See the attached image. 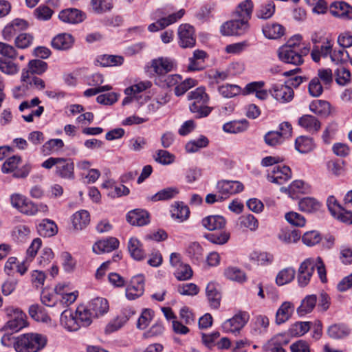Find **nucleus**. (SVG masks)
Here are the masks:
<instances>
[{"label":"nucleus","instance_id":"1","mask_svg":"<svg viewBox=\"0 0 352 352\" xmlns=\"http://www.w3.org/2000/svg\"><path fill=\"white\" fill-rule=\"evenodd\" d=\"M46 336L37 333H28L16 337V352H38L47 344Z\"/></svg>","mask_w":352,"mask_h":352},{"label":"nucleus","instance_id":"2","mask_svg":"<svg viewBox=\"0 0 352 352\" xmlns=\"http://www.w3.org/2000/svg\"><path fill=\"white\" fill-rule=\"evenodd\" d=\"M41 166L45 169L55 167V175L63 179L73 180L75 178L74 163L70 158L51 157L45 160Z\"/></svg>","mask_w":352,"mask_h":352},{"label":"nucleus","instance_id":"3","mask_svg":"<svg viewBox=\"0 0 352 352\" xmlns=\"http://www.w3.org/2000/svg\"><path fill=\"white\" fill-rule=\"evenodd\" d=\"M21 161V157L19 155H13L8 158L2 165V172L3 173H12V176L14 178H25L31 170V166L30 164H25L19 168Z\"/></svg>","mask_w":352,"mask_h":352},{"label":"nucleus","instance_id":"4","mask_svg":"<svg viewBox=\"0 0 352 352\" xmlns=\"http://www.w3.org/2000/svg\"><path fill=\"white\" fill-rule=\"evenodd\" d=\"M6 314L10 318L4 326L6 329L18 332L28 325L26 320L27 316L21 310L17 308L9 307L6 309Z\"/></svg>","mask_w":352,"mask_h":352},{"label":"nucleus","instance_id":"5","mask_svg":"<svg viewBox=\"0 0 352 352\" xmlns=\"http://www.w3.org/2000/svg\"><path fill=\"white\" fill-rule=\"evenodd\" d=\"M10 203L13 208L24 214L33 216L38 212L37 205L23 195L12 194L10 196Z\"/></svg>","mask_w":352,"mask_h":352},{"label":"nucleus","instance_id":"6","mask_svg":"<svg viewBox=\"0 0 352 352\" xmlns=\"http://www.w3.org/2000/svg\"><path fill=\"white\" fill-rule=\"evenodd\" d=\"M234 19L225 23L221 28L223 35H241L248 29V21L234 16Z\"/></svg>","mask_w":352,"mask_h":352},{"label":"nucleus","instance_id":"7","mask_svg":"<svg viewBox=\"0 0 352 352\" xmlns=\"http://www.w3.org/2000/svg\"><path fill=\"white\" fill-rule=\"evenodd\" d=\"M249 320V314L245 311H240L232 318L226 320L222 329L226 333H239Z\"/></svg>","mask_w":352,"mask_h":352},{"label":"nucleus","instance_id":"8","mask_svg":"<svg viewBox=\"0 0 352 352\" xmlns=\"http://www.w3.org/2000/svg\"><path fill=\"white\" fill-rule=\"evenodd\" d=\"M179 45L182 48H192L195 45L194 28L189 24H182L178 28Z\"/></svg>","mask_w":352,"mask_h":352},{"label":"nucleus","instance_id":"9","mask_svg":"<svg viewBox=\"0 0 352 352\" xmlns=\"http://www.w3.org/2000/svg\"><path fill=\"white\" fill-rule=\"evenodd\" d=\"M244 186L242 183L238 181L223 180L217 184V189L219 193L225 197V199L231 195L239 193L243 190Z\"/></svg>","mask_w":352,"mask_h":352},{"label":"nucleus","instance_id":"10","mask_svg":"<svg viewBox=\"0 0 352 352\" xmlns=\"http://www.w3.org/2000/svg\"><path fill=\"white\" fill-rule=\"evenodd\" d=\"M315 261L313 258H307L300 264L298 281L301 287H305L309 283L315 270Z\"/></svg>","mask_w":352,"mask_h":352},{"label":"nucleus","instance_id":"11","mask_svg":"<svg viewBox=\"0 0 352 352\" xmlns=\"http://www.w3.org/2000/svg\"><path fill=\"white\" fill-rule=\"evenodd\" d=\"M271 95L280 102H290L294 95V92L292 87L287 85H273L270 89Z\"/></svg>","mask_w":352,"mask_h":352},{"label":"nucleus","instance_id":"12","mask_svg":"<svg viewBox=\"0 0 352 352\" xmlns=\"http://www.w3.org/2000/svg\"><path fill=\"white\" fill-rule=\"evenodd\" d=\"M184 10L182 9L177 12L168 15L167 17H162L156 22L150 24L148 27V30L152 32L163 30L180 19L184 16Z\"/></svg>","mask_w":352,"mask_h":352},{"label":"nucleus","instance_id":"13","mask_svg":"<svg viewBox=\"0 0 352 352\" xmlns=\"http://www.w3.org/2000/svg\"><path fill=\"white\" fill-rule=\"evenodd\" d=\"M278 57L285 63L300 65L303 63V58L296 50H291L288 46H282L278 50Z\"/></svg>","mask_w":352,"mask_h":352},{"label":"nucleus","instance_id":"14","mask_svg":"<svg viewBox=\"0 0 352 352\" xmlns=\"http://www.w3.org/2000/svg\"><path fill=\"white\" fill-rule=\"evenodd\" d=\"M330 13L336 16L345 20L352 19V6L344 1H336L329 6Z\"/></svg>","mask_w":352,"mask_h":352},{"label":"nucleus","instance_id":"15","mask_svg":"<svg viewBox=\"0 0 352 352\" xmlns=\"http://www.w3.org/2000/svg\"><path fill=\"white\" fill-rule=\"evenodd\" d=\"M292 177V170L287 166H276L272 174L267 175L268 181L277 184H283Z\"/></svg>","mask_w":352,"mask_h":352},{"label":"nucleus","instance_id":"16","mask_svg":"<svg viewBox=\"0 0 352 352\" xmlns=\"http://www.w3.org/2000/svg\"><path fill=\"white\" fill-rule=\"evenodd\" d=\"M59 19L68 23H79L86 18V14L77 8H67L60 12Z\"/></svg>","mask_w":352,"mask_h":352},{"label":"nucleus","instance_id":"17","mask_svg":"<svg viewBox=\"0 0 352 352\" xmlns=\"http://www.w3.org/2000/svg\"><path fill=\"white\" fill-rule=\"evenodd\" d=\"M280 191L288 193L292 199H296L298 197L299 194L309 192V186L302 180H295L287 188L281 187Z\"/></svg>","mask_w":352,"mask_h":352},{"label":"nucleus","instance_id":"18","mask_svg":"<svg viewBox=\"0 0 352 352\" xmlns=\"http://www.w3.org/2000/svg\"><path fill=\"white\" fill-rule=\"evenodd\" d=\"M119 246V241L115 237H109L104 240H100L96 242L93 245V251L96 254H102L110 252Z\"/></svg>","mask_w":352,"mask_h":352},{"label":"nucleus","instance_id":"19","mask_svg":"<svg viewBox=\"0 0 352 352\" xmlns=\"http://www.w3.org/2000/svg\"><path fill=\"white\" fill-rule=\"evenodd\" d=\"M126 220L132 226H142L149 223V214L146 210L135 209L127 214Z\"/></svg>","mask_w":352,"mask_h":352},{"label":"nucleus","instance_id":"20","mask_svg":"<svg viewBox=\"0 0 352 352\" xmlns=\"http://www.w3.org/2000/svg\"><path fill=\"white\" fill-rule=\"evenodd\" d=\"M74 43V37L67 33L59 34L52 41V46L58 50H67L71 48Z\"/></svg>","mask_w":352,"mask_h":352},{"label":"nucleus","instance_id":"21","mask_svg":"<svg viewBox=\"0 0 352 352\" xmlns=\"http://www.w3.org/2000/svg\"><path fill=\"white\" fill-rule=\"evenodd\" d=\"M36 228L38 234L43 237H51L58 232L57 225L54 221L49 219H43L37 225Z\"/></svg>","mask_w":352,"mask_h":352},{"label":"nucleus","instance_id":"22","mask_svg":"<svg viewBox=\"0 0 352 352\" xmlns=\"http://www.w3.org/2000/svg\"><path fill=\"white\" fill-rule=\"evenodd\" d=\"M174 63L168 58H159L154 59L151 63V67L155 74L164 75L173 70Z\"/></svg>","mask_w":352,"mask_h":352},{"label":"nucleus","instance_id":"23","mask_svg":"<svg viewBox=\"0 0 352 352\" xmlns=\"http://www.w3.org/2000/svg\"><path fill=\"white\" fill-rule=\"evenodd\" d=\"M89 308L91 311L93 316L98 318L107 313L109 303L107 299L98 297L89 302Z\"/></svg>","mask_w":352,"mask_h":352},{"label":"nucleus","instance_id":"24","mask_svg":"<svg viewBox=\"0 0 352 352\" xmlns=\"http://www.w3.org/2000/svg\"><path fill=\"white\" fill-rule=\"evenodd\" d=\"M226 224V220L221 215H210L202 219L203 226L211 231L222 229Z\"/></svg>","mask_w":352,"mask_h":352},{"label":"nucleus","instance_id":"25","mask_svg":"<svg viewBox=\"0 0 352 352\" xmlns=\"http://www.w3.org/2000/svg\"><path fill=\"white\" fill-rule=\"evenodd\" d=\"M60 320L61 324L70 331H77L81 326L77 316H74L68 310L62 312Z\"/></svg>","mask_w":352,"mask_h":352},{"label":"nucleus","instance_id":"26","mask_svg":"<svg viewBox=\"0 0 352 352\" xmlns=\"http://www.w3.org/2000/svg\"><path fill=\"white\" fill-rule=\"evenodd\" d=\"M298 124L312 133L318 132L321 127L320 121L311 115H304L300 117L298 120Z\"/></svg>","mask_w":352,"mask_h":352},{"label":"nucleus","instance_id":"27","mask_svg":"<svg viewBox=\"0 0 352 352\" xmlns=\"http://www.w3.org/2000/svg\"><path fill=\"white\" fill-rule=\"evenodd\" d=\"M294 310L293 304L290 302H284L276 314V323L280 324L285 322L292 316Z\"/></svg>","mask_w":352,"mask_h":352},{"label":"nucleus","instance_id":"28","mask_svg":"<svg viewBox=\"0 0 352 352\" xmlns=\"http://www.w3.org/2000/svg\"><path fill=\"white\" fill-rule=\"evenodd\" d=\"M285 28L278 23L267 24L263 28L265 36L270 39H278L285 34Z\"/></svg>","mask_w":352,"mask_h":352},{"label":"nucleus","instance_id":"29","mask_svg":"<svg viewBox=\"0 0 352 352\" xmlns=\"http://www.w3.org/2000/svg\"><path fill=\"white\" fill-rule=\"evenodd\" d=\"M317 302V297L314 294L307 295L301 302L300 305L297 308V313L300 316H303L311 313Z\"/></svg>","mask_w":352,"mask_h":352},{"label":"nucleus","instance_id":"30","mask_svg":"<svg viewBox=\"0 0 352 352\" xmlns=\"http://www.w3.org/2000/svg\"><path fill=\"white\" fill-rule=\"evenodd\" d=\"M128 250L132 258L141 261L145 257V252L142 249V245L136 238H131L128 243Z\"/></svg>","mask_w":352,"mask_h":352},{"label":"nucleus","instance_id":"31","mask_svg":"<svg viewBox=\"0 0 352 352\" xmlns=\"http://www.w3.org/2000/svg\"><path fill=\"white\" fill-rule=\"evenodd\" d=\"M90 222L89 213L87 210L76 212L72 217V224L75 230H82Z\"/></svg>","mask_w":352,"mask_h":352},{"label":"nucleus","instance_id":"32","mask_svg":"<svg viewBox=\"0 0 352 352\" xmlns=\"http://www.w3.org/2000/svg\"><path fill=\"white\" fill-rule=\"evenodd\" d=\"M311 111L322 117H327L330 113V104L326 100H316L309 104Z\"/></svg>","mask_w":352,"mask_h":352},{"label":"nucleus","instance_id":"33","mask_svg":"<svg viewBox=\"0 0 352 352\" xmlns=\"http://www.w3.org/2000/svg\"><path fill=\"white\" fill-rule=\"evenodd\" d=\"M263 86L264 82L263 81L248 83L244 89L243 93L245 94H248L256 92V96L257 98L263 100H265L268 96V93L266 90L262 89Z\"/></svg>","mask_w":352,"mask_h":352},{"label":"nucleus","instance_id":"34","mask_svg":"<svg viewBox=\"0 0 352 352\" xmlns=\"http://www.w3.org/2000/svg\"><path fill=\"white\" fill-rule=\"evenodd\" d=\"M253 7V2L251 0H245L237 6L234 15L248 21L251 18Z\"/></svg>","mask_w":352,"mask_h":352},{"label":"nucleus","instance_id":"35","mask_svg":"<svg viewBox=\"0 0 352 352\" xmlns=\"http://www.w3.org/2000/svg\"><path fill=\"white\" fill-rule=\"evenodd\" d=\"M206 293L210 306L217 309L220 305L221 295L215 284L212 283H208L206 289Z\"/></svg>","mask_w":352,"mask_h":352},{"label":"nucleus","instance_id":"36","mask_svg":"<svg viewBox=\"0 0 352 352\" xmlns=\"http://www.w3.org/2000/svg\"><path fill=\"white\" fill-rule=\"evenodd\" d=\"M296 149L301 153H307L314 150L315 144L311 138L300 136L295 141Z\"/></svg>","mask_w":352,"mask_h":352},{"label":"nucleus","instance_id":"37","mask_svg":"<svg viewBox=\"0 0 352 352\" xmlns=\"http://www.w3.org/2000/svg\"><path fill=\"white\" fill-rule=\"evenodd\" d=\"M301 236V232L296 229H282L278 234V239L286 244L297 242Z\"/></svg>","mask_w":352,"mask_h":352},{"label":"nucleus","instance_id":"38","mask_svg":"<svg viewBox=\"0 0 352 352\" xmlns=\"http://www.w3.org/2000/svg\"><path fill=\"white\" fill-rule=\"evenodd\" d=\"M298 206L301 211L312 213L318 211L320 208V204L313 197H305L298 202Z\"/></svg>","mask_w":352,"mask_h":352},{"label":"nucleus","instance_id":"39","mask_svg":"<svg viewBox=\"0 0 352 352\" xmlns=\"http://www.w3.org/2000/svg\"><path fill=\"white\" fill-rule=\"evenodd\" d=\"M350 333L349 329L343 324H334L327 329V334L332 339H342Z\"/></svg>","mask_w":352,"mask_h":352},{"label":"nucleus","instance_id":"40","mask_svg":"<svg viewBox=\"0 0 352 352\" xmlns=\"http://www.w3.org/2000/svg\"><path fill=\"white\" fill-rule=\"evenodd\" d=\"M171 212L173 218L177 219L180 222H182L188 218L190 210L186 205H184L181 202L175 204V206Z\"/></svg>","mask_w":352,"mask_h":352},{"label":"nucleus","instance_id":"41","mask_svg":"<svg viewBox=\"0 0 352 352\" xmlns=\"http://www.w3.org/2000/svg\"><path fill=\"white\" fill-rule=\"evenodd\" d=\"M275 12V4L273 1H267L262 4L256 11V15L258 19H268L271 18Z\"/></svg>","mask_w":352,"mask_h":352},{"label":"nucleus","instance_id":"42","mask_svg":"<svg viewBox=\"0 0 352 352\" xmlns=\"http://www.w3.org/2000/svg\"><path fill=\"white\" fill-rule=\"evenodd\" d=\"M188 99L194 100L192 103H207L209 97L206 93V89L203 87H199L188 94Z\"/></svg>","mask_w":352,"mask_h":352},{"label":"nucleus","instance_id":"43","mask_svg":"<svg viewBox=\"0 0 352 352\" xmlns=\"http://www.w3.org/2000/svg\"><path fill=\"white\" fill-rule=\"evenodd\" d=\"M63 146L64 142L61 139H51L43 144L42 152L44 155H50L58 152Z\"/></svg>","mask_w":352,"mask_h":352},{"label":"nucleus","instance_id":"44","mask_svg":"<svg viewBox=\"0 0 352 352\" xmlns=\"http://www.w3.org/2000/svg\"><path fill=\"white\" fill-rule=\"evenodd\" d=\"M179 192L176 188H166L160 190L148 199L152 201H164L172 199Z\"/></svg>","mask_w":352,"mask_h":352},{"label":"nucleus","instance_id":"45","mask_svg":"<svg viewBox=\"0 0 352 352\" xmlns=\"http://www.w3.org/2000/svg\"><path fill=\"white\" fill-rule=\"evenodd\" d=\"M248 128V122L245 120L240 121H232L226 123L223 126L224 131L228 133H237L245 131Z\"/></svg>","mask_w":352,"mask_h":352},{"label":"nucleus","instance_id":"46","mask_svg":"<svg viewBox=\"0 0 352 352\" xmlns=\"http://www.w3.org/2000/svg\"><path fill=\"white\" fill-rule=\"evenodd\" d=\"M76 315L80 323V325L82 327H88L92 322L91 318L94 316L91 311L89 307H78Z\"/></svg>","mask_w":352,"mask_h":352},{"label":"nucleus","instance_id":"47","mask_svg":"<svg viewBox=\"0 0 352 352\" xmlns=\"http://www.w3.org/2000/svg\"><path fill=\"white\" fill-rule=\"evenodd\" d=\"M296 272L292 267H287L281 270L276 278L278 285H284L291 282L295 277Z\"/></svg>","mask_w":352,"mask_h":352},{"label":"nucleus","instance_id":"48","mask_svg":"<svg viewBox=\"0 0 352 352\" xmlns=\"http://www.w3.org/2000/svg\"><path fill=\"white\" fill-rule=\"evenodd\" d=\"M224 275L227 278L239 283L246 280L245 273L235 267H228L226 268L224 271Z\"/></svg>","mask_w":352,"mask_h":352},{"label":"nucleus","instance_id":"49","mask_svg":"<svg viewBox=\"0 0 352 352\" xmlns=\"http://www.w3.org/2000/svg\"><path fill=\"white\" fill-rule=\"evenodd\" d=\"M310 324L309 322H297L289 329V333L292 336H302L309 331Z\"/></svg>","mask_w":352,"mask_h":352},{"label":"nucleus","instance_id":"50","mask_svg":"<svg viewBox=\"0 0 352 352\" xmlns=\"http://www.w3.org/2000/svg\"><path fill=\"white\" fill-rule=\"evenodd\" d=\"M208 140L206 137L201 135L197 140L188 142L186 144V150L188 153H195L201 148H204L208 144Z\"/></svg>","mask_w":352,"mask_h":352},{"label":"nucleus","instance_id":"51","mask_svg":"<svg viewBox=\"0 0 352 352\" xmlns=\"http://www.w3.org/2000/svg\"><path fill=\"white\" fill-rule=\"evenodd\" d=\"M206 103H192L190 105V110L195 113L196 118H201L208 116L212 111V108L206 105Z\"/></svg>","mask_w":352,"mask_h":352},{"label":"nucleus","instance_id":"52","mask_svg":"<svg viewBox=\"0 0 352 352\" xmlns=\"http://www.w3.org/2000/svg\"><path fill=\"white\" fill-rule=\"evenodd\" d=\"M230 236V233L226 231L220 233H208L204 235V237L208 241L217 245H223L226 243L229 240Z\"/></svg>","mask_w":352,"mask_h":352},{"label":"nucleus","instance_id":"53","mask_svg":"<svg viewBox=\"0 0 352 352\" xmlns=\"http://www.w3.org/2000/svg\"><path fill=\"white\" fill-rule=\"evenodd\" d=\"M186 253L189 257L195 261L203 258V248L197 242L191 243L186 249Z\"/></svg>","mask_w":352,"mask_h":352},{"label":"nucleus","instance_id":"54","mask_svg":"<svg viewBox=\"0 0 352 352\" xmlns=\"http://www.w3.org/2000/svg\"><path fill=\"white\" fill-rule=\"evenodd\" d=\"M0 71L8 75H14L19 72V67L12 61L0 58Z\"/></svg>","mask_w":352,"mask_h":352},{"label":"nucleus","instance_id":"55","mask_svg":"<svg viewBox=\"0 0 352 352\" xmlns=\"http://www.w3.org/2000/svg\"><path fill=\"white\" fill-rule=\"evenodd\" d=\"M123 61L124 58L120 56L105 54L100 58V63L103 67L121 65L123 63Z\"/></svg>","mask_w":352,"mask_h":352},{"label":"nucleus","instance_id":"56","mask_svg":"<svg viewBox=\"0 0 352 352\" xmlns=\"http://www.w3.org/2000/svg\"><path fill=\"white\" fill-rule=\"evenodd\" d=\"M322 239L320 234L316 230L305 232L302 236V241L307 246H314Z\"/></svg>","mask_w":352,"mask_h":352},{"label":"nucleus","instance_id":"57","mask_svg":"<svg viewBox=\"0 0 352 352\" xmlns=\"http://www.w3.org/2000/svg\"><path fill=\"white\" fill-rule=\"evenodd\" d=\"M129 290H136L139 294H143L144 291V277L142 274L134 276L129 285Z\"/></svg>","mask_w":352,"mask_h":352},{"label":"nucleus","instance_id":"58","mask_svg":"<svg viewBox=\"0 0 352 352\" xmlns=\"http://www.w3.org/2000/svg\"><path fill=\"white\" fill-rule=\"evenodd\" d=\"M174 275L179 280H188L192 276V270L188 265H179Z\"/></svg>","mask_w":352,"mask_h":352},{"label":"nucleus","instance_id":"59","mask_svg":"<svg viewBox=\"0 0 352 352\" xmlns=\"http://www.w3.org/2000/svg\"><path fill=\"white\" fill-rule=\"evenodd\" d=\"M331 60L332 62L339 64L344 63L350 60L351 57L348 52L344 49L341 48L339 50H334L333 53L331 54Z\"/></svg>","mask_w":352,"mask_h":352},{"label":"nucleus","instance_id":"60","mask_svg":"<svg viewBox=\"0 0 352 352\" xmlns=\"http://www.w3.org/2000/svg\"><path fill=\"white\" fill-rule=\"evenodd\" d=\"M28 67L31 74L41 75L46 71L47 64L41 60H32L28 63Z\"/></svg>","mask_w":352,"mask_h":352},{"label":"nucleus","instance_id":"61","mask_svg":"<svg viewBox=\"0 0 352 352\" xmlns=\"http://www.w3.org/2000/svg\"><path fill=\"white\" fill-rule=\"evenodd\" d=\"M219 92L225 98H232L241 92V88L236 85H225L219 87Z\"/></svg>","mask_w":352,"mask_h":352},{"label":"nucleus","instance_id":"62","mask_svg":"<svg viewBox=\"0 0 352 352\" xmlns=\"http://www.w3.org/2000/svg\"><path fill=\"white\" fill-rule=\"evenodd\" d=\"M177 292L183 296H195L199 293V289L194 283H184L177 286Z\"/></svg>","mask_w":352,"mask_h":352},{"label":"nucleus","instance_id":"63","mask_svg":"<svg viewBox=\"0 0 352 352\" xmlns=\"http://www.w3.org/2000/svg\"><path fill=\"white\" fill-rule=\"evenodd\" d=\"M34 36L29 33H21L15 38V45L20 49L28 47L33 42Z\"/></svg>","mask_w":352,"mask_h":352},{"label":"nucleus","instance_id":"64","mask_svg":"<svg viewBox=\"0 0 352 352\" xmlns=\"http://www.w3.org/2000/svg\"><path fill=\"white\" fill-rule=\"evenodd\" d=\"M308 91L313 97H319L323 91V86L317 77H314L309 83Z\"/></svg>","mask_w":352,"mask_h":352}]
</instances>
